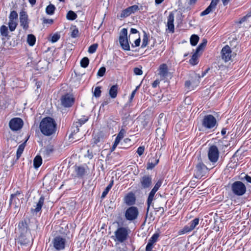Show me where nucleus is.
I'll return each instance as SVG.
<instances>
[{
	"mask_svg": "<svg viewBox=\"0 0 251 251\" xmlns=\"http://www.w3.org/2000/svg\"><path fill=\"white\" fill-rule=\"evenodd\" d=\"M119 43L124 50H130V46L127 39V30L126 28H124L121 30L119 36Z\"/></svg>",
	"mask_w": 251,
	"mask_h": 251,
	"instance_id": "5",
	"label": "nucleus"
},
{
	"mask_svg": "<svg viewBox=\"0 0 251 251\" xmlns=\"http://www.w3.org/2000/svg\"><path fill=\"white\" fill-rule=\"evenodd\" d=\"M23 126V121L20 118H14L9 123L10 128L13 131H17L20 129Z\"/></svg>",
	"mask_w": 251,
	"mask_h": 251,
	"instance_id": "10",
	"label": "nucleus"
},
{
	"mask_svg": "<svg viewBox=\"0 0 251 251\" xmlns=\"http://www.w3.org/2000/svg\"><path fill=\"white\" fill-rule=\"evenodd\" d=\"M135 197L133 193H129L125 198V201L128 205H131L135 203Z\"/></svg>",
	"mask_w": 251,
	"mask_h": 251,
	"instance_id": "26",
	"label": "nucleus"
},
{
	"mask_svg": "<svg viewBox=\"0 0 251 251\" xmlns=\"http://www.w3.org/2000/svg\"><path fill=\"white\" fill-rule=\"evenodd\" d=\"M88 120V118L86 116H83L81 118L78 119V122L76 123V131H78V126H81L82 125L84 124Z\"/></svg>",
	"mask_w": 251,
	"mask_h": 251,
	"instance_id": "30",
	"label": "nucleus"
},
{
	"mask_svg": "<svg viewBox=\"0 0 251 251\" xmlns=\"http://www.w3.org/2000/svg\"><path fill=\"white\" fill-rule=\"evenodd\" d=\"M140 42H141V40H140V37H139V38H138V39H137L134 41V45L133 44H132V45H131V47H138V46L140 45Z\"/></svg>",
	"mask_w": 251,
	"mask_h": 251,
	"instance_id": "61",
	"label": "nucleus"
},
{
	"mask_svg": "<svg viewBox=\"0 0 251 251\" xmlns=\"http://www.w3.org/2000/svg\"><path fill=\"white\" fill-rule=\"evenodd\" d=\"M152 207L154 208V210L155 211H161L162 214H163V213L164 212V208L162 207H159L154 208L153 206Z\"/></svg>",
	"mask_w": 251,
	"mask_h": 251,
	"instance_id": "63",
	"label": "nucleus"
},
{
	"mask_svg": "<svg viewBox=\"0 0 251 251\" xmlns=\"http://www.w3.org/2000/svg\"><path fill=\"white\" fill-rule=\"evenodd\" d=\"M103 142V137L101 132H99L96 134L93 139V146L97 145L100 146L99 143H102Z\"/></svg>",
	"mask_w": 251,
	"mask_h": 251,
	"instance_id": "24",
	"label": "nucleus"
},
{
	"mask_svg": "<svg viewBox=\"0 0 251 251\" xmlns=\"http://www.w3.org/2000/svg\"><path fill=\"white\" fill-rule=\"evenodd\" d=\"M18 14L17 13L16 11H12L10 13V15H9V20H11V21H17V19H18Z\"/></svg>",
	"mask_w": 251,
	"mask_h": 251,
	"instance_id": "45",
	"label": "nucleus"
},
{
	"mask_svg": "<svg viewBox=\"0 0 251 251\" xmlns=\"http://www.w3.org/2000/svg\"><path fill=\"white\" fill-rule=\"evenodd\" d=\"M159 162V159L157 156L153 157L149 159L148 163L147 169L148 170L152 169Z\"/></svg>",
	"mask_w": 251,
	"mask_h": 251,
	"instance_id": "25",
	"label": "nucleus"
},
{
	"mask_svg": "<svg viewBox=\"0 0 251 251\" xmlns=\"http://www.w3.org/2000/svg\"><path fill=\"white\" fill-rule=\"evenodd\" d=\"M39 128L43 135L50 136L55 133L57 124L53 118L50 117H45L40 122Z\"/></svg>",
	"mask_w": 251,
	"mask_h": 251,
	"instance_id": "1",
	"label": "nucleus"
},
{
	"mask_svg": "<svg viewBox=\"0 0 251 251\" xmlns=\"http://www.w3.org/2000/svg\"><path fill=\"white\" fill-rule=\"evenodd\" d=\"M97 48L98 44H94L89 47L88 51L90 53H93L96 51Z\"/></svg>",
	"mask_w": 251,
	"mask_h": 251,
	"instance_id": "46",
	"label": "nucleus"
},
{
	"mask_svg": "<svg viewBox=\"0 0 251 251\" xmlns=\"http://www.w3.org/2000/svg\"><path fill=\"white\" fill-rule=\"evenodd\" d=\"M158 74L162 78H165L168 75V69L166 64H162L160 66Z\"/></svg>",
	"mask_w": 251,
	"mask_h": 251,
	"instance_id": "22",
	"label": "nucleus"
},
{
	"mask_svg": "<svg viewBox=\"0 0 251 251\" xmlns=\"http://www.w3.org/2000/svg\"><path fill=\"white\" fill-rule=\"evenodd\" d=\"M89 63V60L88 57H83L80 61V65L82 67L85 68H86Z\"/></svg>",
	"mask_w": 251,
	"mask_h": 251,
	"instance_id": "44",
	"label": "nucleus"
},
{
	"mask_svg": "<svg viewBox=\"0 0 251 251\" xmlns=\"http://www.w3.org/2000/svg\"><path fill=\"white\" fill-rule=\"evenodd\" d=\"M17 26V23L16 21L9 20L8 26L11 31H13L15 30Z\"/></svg>",
	"mask_w": 251,
	"mask_h": 251,
	"instance_id": "39",
	"label": "nucleus"
},
{
	"mask_svg": "<svg viewBox=\"0 0 251 251\" xmlns=\"http://www.w3.org/2000/svg\"><path fill=\"white\" fill-rule=\"evenodd\" d=\"M217 4V0H212L210 5L202 12L201 13V16H203L208 14L213 9H215L216 6Z\"/></svg>",
	"mask_w": 251,
	"mask_h": 251,
	"instance_id": "19",
	"label": "nucleus"
},
{
	"mask_svg": "<svg viewBox=\"0 0 251 251\" xmlns=\"http://www.w3.org/2000/svg\"><path fill=\"white\" fill-rule=\"evenodd\" d=\"M44 197L43 196H41L38 202L36 203L35 208L34 209H31V211L36 213L40 211L44 203Z\"/></svg>",
	"mask_w": 251,
	"mask_h": 251,
	"instance_id": "23",
	"label": "nucleus"
},
{
	"mask_svg": "<svg viewBox=\"0 0 251 251\" xmlns=\"http://www.w3.org/2000/svg\"><path fill=\"white\" fill-rule=\"evenodd\" d=\"M127 9L130 14L135 13L136 12L138 11L140 8L137 5H133L131 6L128 7Z\"/></svg>",
	"mask_w": 251,
	"mask_h": 251,
	"instance_id": "43",
	"label": "nucleus"
},
{
	"mask_svg": "<svg viewBox=\"0 0 251 251\" xmlns=\"http://www.w3.org/2000/svg\"><path fill=\"white\" fill-rule=\"evenodd\" d=\"M36 38L33 34H28L27 37V42L30 46H33L35 45Z\"/></svg>",
	"mask_w": 251,
	"mask_h": 251,
	"instance_id": "32",
	"label": "nucleus"
},
{
	"mask_svg": "<svg viewBox=\"0 0 251 251\" xmlns=\"http://www.w3.org/2000/svg\"><path fill=\"white\" fill-rule=\"evenodd\" d=\"M78 33H79V31H78V29L77 28H75L72 31L71 36L72 38H76V37H78Z\"/></svg>",
	"mask_w": 251,
	"mask_h": 251,
	"instance_id": "52",
	"label": "nucleus"
},
{
	"mask_svg": "<svg viewBox=\"0 0 251 251\" xmlns=\"http://www.w3.org/2000/svg\"><path fill=\"white\" fill-rule=\"evenodd\" d=\"M66 240L60 235L55 236L52 241L53 248L57 251L64 250L65 248Z\"/></svg>",
	"mask_w": 251,
	"mask_h": 251,
	"instance_id": "6",
	"label": "nucleus"
},
{
	"mask_svg": "<svg viewBox=\"0 0 251 251\" xmlns=\"http://www.w3.org/2000/svg\"><path fill=\"white\" fill-rule=\"evenodd\" d=\"M199 40V37L196 34L192 35L190 37V43L193 46H196Z\"/></svg>",
	"mask_w": 251,
	"mask_h": 251,
	"instance_id": "37",
	"label": "nucleus"
},
{
	"mask_svg": "<svg viewBox=\"0 0 251 251\" xmlns=\"http://www.w3.org/2000/svg\"><path fill=\"white\" fill-rule=\"evenodd\" d=\"M200 219L199 218H196L190 221L187 225L184 226L183 229L179 231L180 234L189 233L194 230L199 225Z\"/></svg>",
	"mask_w": 251,
	"mask_h": 251,
	"instance_id": "8",
	"label": "nucleus"
},
{
	"mask_svg": "<svg viewBox=\"0 0 251 251\" xmlns=\"http://www.w3.org/2000/svg\"><path fill=\"white\" fill-rule=\"evenodd\" d=\"M77 18V15L74 11H69L66 15V18L69 20L73 21Z\"/></svg>",
	"mask_w": 251,
	"mask_h": 251,
	"instance_id": "36",
	"label": "nucleus"
},
{
	"mask_svg": "<svg viewBox=\"0 0 251 251\" xmlns=\"http://www.w3.org/2000/svg\"><path fill=\"white\" fill-rule=\"evenodd\" d=\"M145 147L144 146H140L138 148L137 150V153L139 156H141L144 152Z\"/></svg>",
	"mask_w": 251,
	"mask_h": 251,
	"instance_id": "53",
	"label": "nucleus"
},
{
	"mask_svg": "<svg viewBox=\"0 0 251 251\" xmlns=\"http://www.w3.org/2000/svg\"><path fill=\"white\" fill-rule=\"evenodd\" d=\"M56 8L52 4H50L46 8V13L49 15H52L54 14Z\"/></svg>",
	"mask_w": 251,
	"mask_h": 251,
	"instance_id": "31",
	"label": "nucleus"
},
{
	"mask_svg": "<svg viewBox=\"0 0 251 251\" xmlns=\"http://www.w3.org/2000/svg\"><path fill=\"white\" fill-rule=\"evenodd\" d=\"M21 195V193L17 191L15 193L12 194L10 195L9 200V205H14L16 207L17 206V204L20 202V200L18 197Z\"/></svg>",
	"mask_w": 251,
	"mask_h": 251,
	"instance_id": "20",
	"label": "nucleus"
},
{
	"mask_svg": "<svg viewBox=\"0 0 251 251\" xmlns=\"http://www.w3.org/2000/svg\"><path fill=\"white\" fill-rule=\"evenodd\" d=\"M232 193L236 196H242L247 191L246 186L245 184L241 181H236L231 185Z\"/></svg>",
	"mask_w": 251,
	"mask_h": 251,
	"instance_id": "3",
	"label": "nucleus"
},
{
	"mask_svg": "<svg viewBox=\"0 0 251 251\" xmlns=\"http://www.w3.org/2000/svg\"><path fill=\"white\" fill-rule=\"evenodd\" d=\"M130 230L127 227H119L114 232L115 241L123 243L127 239Z\"/></svg>",
	"mask_w": 251,
	"mask_h": 251,
	"instance_id": "4",
	"label": "nucleus"
},
{
	"mask_svg": "<svg viewBox=\"0 0 251 251\" xmlns=\"http://www.w3.org/2000/svg\"><path fill=\"white\" fill-rule=\"evenodd\" d=\"M101 90L100 87H97L95 88L94 92V96L96 98H99L100 96Z\"/></svg>",
	"mask_w": 251,
	"mask_h": 251,
	"instance_id": "51",
	"label": "nucleus"
},
{
	"mask_svg": "<svg viewBox=\"0 0 251 251\" xmlns=\"http://www.w3.org/2000/svg\"><path fill=\"white\" fill-rule=\"evenodd\" d=\"M159 237V234L158 233H155L152 235L151 238L149 239V242L153 244L155 243Z\"/></svg>",
	"mask_w": 251,
	"mask_h": 251,
	"instance_id": "49",
	"label": "nucleus"
},
{
	"mask_svg": "<svg viewBox=\"0 0 251 251\" xmlns=\"http://www.w3.org/2000/svg\"><path fill=\"white\" fill-rule=\"evenodd\" d=\"M42 163V157L39 155L36 156L33 160L34 167L36 169H37L41 165Z\"/></svg>",
	"mask_w": 251,
	"mask_h": 251,
	"instance_id": "29",
	"label": "nucleus"
},
{
	"mask_svg": "<svg viewBox=\"0 0 251 251\" xmlns=\"http://www.w3.org/2000/svg\"><path fill=\"white\" fill-rule=\"evenodd\" d=\"M148 41H149V36L146 32H144L143 37V41H142V44L141 45L142 48H145L147 45L148 44Z\"/></svg>",
	"mask_w": 251,
	"mask_h": 251,
	"instance_id": "38",
	"label": "nucleus"
},
{
	"mask_svg": "<svg viewBox=\"0 0 251 251\" xmlns=\"http://www.w3.org/2000/svg\"><path fill=\"white\" fill-rule=\"evenodd\" d=\"M113 185V180H112L110 181V183L107 185V186L105 188L104 190L102 193L101 196V198L102 199H103L106 197V196L110 190L111 189Z\"/></svg>",
	"mask_w": 251,
	"mask_h": 251,
	"instance_id": "33",
	"label": "nucleus"
},
{
	"mask_svg": "<svg viewBox=\"0 0 251 251\" xmlns=\"http://www.w3.org/2000/svg\"><path fill=\"white\" fill-rule=\"evenodd\" d=\"M217 4V0H212L210 5L202 12L201 13V16H203L208 14L213 9H215L216 6Z\"/></svg>",
	"mask_w": 251,
	"mask_h": 251,
	"instance_id": "18",
	"label": "nucleus"
},
{
	"mask_svg": "<svg viewBox=\"0 0 251 251\" xmlns=\"http://www.w3.org/2000/svg\"><path fill=\"white\" fill-rule=\"evenodd\" d=\"M131 14H130L127 8H126L122 11L119 16V18L121 19L125 18L129 16Z\"/></svg>",
	"mask_w": 251,
	"mask_h": 251,
	"instance_id": "42",
	"label": "nucleus"
},
{
	"mask_svg": "<svg viewBox=\"0 0 251 251\" xmlns=\"http://www.w3.org/2000/svg\"><path fill=\"white\" fill-rule=\"evenodd\" d=\"M208 156L209 160L212 163H216L219 158V151L217 147L212 145L209 148Z\"/></svg>",
	"mask_w": 251,
	"mask_h": 251,
	"instance_id": "9",
	"label": "nucleus"
},
{
	"mask_svg": "<svg viewBox=\"0 0 251 251\" xmlns=\"http://www.w3.org/2000/svg\"><path fill=\"white\" fill-rule=\"evenodd\" d=\"M139 215L138 209L135 206H130L126 211L125 216L128 221H133L136 219Z\"/></svg>",
	"mask_w": 251,
	"mask_h": 251,
	"instance_id": "7",
	"label": "nucleus"
},
{
	"mask_svg": "<svg viewBox=\"0 0 251 251\" xmlns=\"http://www.w3.org/2000/svg\"><path fill=\"white\" fill-rule=\"evenodd\" d=\"M160 81L159 80H155L152 84L153 88H156L157 85L159 84Z\"/></svg>",
	"mask_w": 251,
	"mask_h": 251,
	"instance_id": "64",
	"label": "nucleus"
},
{
	"mask_svg": "<svg viewBox=\"0 0 251 251\" xmlns=\"http://www.w3.org/2000/svg\"><path fill=\"white\" fill-rule=\"evenodd\" d=\"M118 89V86L117 85H114L110 88L109 94L111 98L114 99L117 97Z\"/></svg>",
	"mask_w": 251,
	"mask_h": 251,
	"instance_id": "28",
	"label": "nucleus"
},
{
	"mask_svg": "<svg viewBox=\"0 0 251 251\" xmlns=\"http://www.w3.org/2000/svg\"><path fill=\"white\" fill-rule=\"evenodd\" d=\"M120 141V140H119V139L116 138L115 140V141H114V143L111 148V151H113L115 150V149H116V147L117 146V145H118V144L119 143Z\"/></svg>",
	"mask_w": 251,
	"mask_h": 251,
	"instance_id": "58",
	"label": "nucleus"
},
{
	"mask_svg": "<svg viewBox=\"0 0 251 251\" xmlns=\"http://www.w3.org/2000/svg\"><path fill=\"white\" fill-rule=\"evenodd\" d=\"M75 99L73 96L67 94L63 96L61 98V103L64 107H70L74 103Z\"/></svg>",
	"mask_w": 251,
	"mask_h": 251,
	"instance_id": "12",
	"label": "nucleus"
},
{
	"mask_svg": "<svg viewBox=\"0 0 251 251\" xmlns=\"http://www.w3.org/2000/svg\"><path fill=\"white\" fill-rule=\"evenodd\" d=\"M206 44H207V40H206V39H203L202 40V42L197 48L196 51L197 52L199 53V52L200 51L202 50L204 48V47L206 45Z\"/></svg>",
	"mask_w": 251,
	"mask_h": 251,
	"instance_id": "41",
	"label": "nucleus"
},
{
	"mask_svg": "<svg viewBox=\"0 0 251 251\" xmlns=\"http://www.w3.org/2000/svg\"><path fill=\"white\" fill-rule=\"evenodd\" d=\"M106 69L104 67L100 68L97 73V75L100 77H102L105 73Z\"/></svg>",
	"mask_w": 251,
	"mask_h": 251,
	"instance_id": "48",
	"label": "nucleus"
},
{
	"mask_svg": "<svg viewBox=\"0 0 251 251\" xmlns=\"http://www.w3.org/2000/svg\"><path fill=\"white\" fill-rule=\"evenodd\" d=\"M20 22L24 29H26L28 27V16L25 12L20 13Z\"/></svg>",
	"mask_w": 251,
	"mask_h": 251,
	"instance_id": "16",
	"label": "nucleus"
},
{
	"mask_svg": "<svg viewBox=\"0 0 251 251\" xmlns=\"http://www.w3.org/2000/svg\"><path fill=\"white\" fill-rule=\"evenodd\" d=\"M156 192L157 191H156L152 189L149 194V196H148V197L147 199V208L146 216H147L149 213L150 207L151 206L152 207L153 206V203H152V201L154 200H155L154 197H155V193H156Z\"/></svg>",
	"mask_w": 251,
	"mask_h": 251,
	"instance_id": "15",
	"label": "nucleus"
},
{
	"mask_svg": "<svg viewBox=\"0 0 251 251\" xmlns=\"http://www.w3.org/2000/svg\"><path fill=\"white\" fill-rule=\"evenodd\" d=\"M0 32L2 36L7 37L8 35L7 27L4 25L1 26L0 27Z\"/></svg>",
	"mask_w": 251,
	"mask_h": 251,
	"instance_id": "40",
	"label": "nucleus"
},
{
	"mask_svg": "<svg viewBox=\"0 0 251 251\" xmlns=\"http://www.w3.org/2000/svg\"><path fill=\"white\" fill-rule=\"evenodd\" d=\"M163 183V180L162 179H159L157 182L155 183V185L154 186L152 189L156 191H157L159 188L161 187Z\"/></svg>",
	"mask_w": 251,
	"mask_h": 251,
	"instance_id": "47",
	"label": "nucleus"
},
{
	"mask_svg": "<svg viewBox=\"0 0 251 251\" xmlns=\"http://www.w3.org/2000/svg\"><path fill=\"white\" fill-rule=\"evenodd\" d=\"M43 22L44 24H52L53 23V21L52 19H46V18H44L43 19Z\"/></svg>",
	"mask_w": 251,
	"mask_h": 251,
	"instance_id": "60",
	"label": "nucleus"
},
{
	"mask_svg": "<svg viewBox=\"0 0 251 251\" xmlns=\"http://www.w3.org/2000/svg\"><path fill=\"white\" fill-rule=\"evenodd\" d=\"M242 180H245L247 182L251 183V177L248 175H245L244 177H242Z\"/></svg>",
	"mask_w": 251,
	"mask_h": 251,
	"instance_id": "59",
	"label": "nucleus"
},
{
	"mask_svg": "<svg viewBox=\"0 0 251 251\" xmlns=\"http://www.w3.org/2000/svg\"><path fill=\"white\" fill-rule=\"evenodd\" d=\"M198 54L196 51L193 54L191 58L189 60V63L192 65H195L198 64Z\"/></svg>",
	"mask_w": 251,
	"mask_h": 251,
	"instance_id": "35",
	"label": "nucleus"
},
{
	"mask_svg": "<svg viewBox=\"0 0 251 251\" xmlns=\"http://www.w3.org/2000/svg\"><path fill=\"white\" fill-rule=\"evenodd\" d=\"M192 82H191V81L190 80H188V81H186L185 83V86L186 87L189 88V89H190L191 88V85H192Z\"/></svg>",
	"mask_w": 251,
	"mask_h": 251,
	"instance_id": "62",
	"label": "nucleus"
},
{
	"mask_svg": "<svg viewBox=\"0 0 251 251\" xmlns=\"http://www.w3.org/2000/svg\"><path fill=\"white\" fill-rule=\"evenodd\" d=\"M25 148V143H23L19 146L18 148L17 151V153H16L17 159H19V158L20 157V156H21Z\"/></svg>",
	"mask_w": 251,
	"mask_h": 251,
	"instance_id": "34",
	"label": "nucleus"
},
{
	"mask_svg": "<svg viewBox=\"0 0 251 251\" xmlns=\"http://www.w3.org/2000/svg\"><path fill=\"white\" fill-rule=\"evenodd\" d=\"M221 56L222 59L225 62H228L231 59L232 51L228 45H226L221 50Z\"/></svg>",
	"mask_w": 251,
	"mask_h": 251,
	"instance_id": "14",
	"label": "nucleus"
},
{
	"mask_svg": "<svg viewBox=\"0 0 251 251\" xmlns=\"http://www.w3.org/2000/svg\"><path fill=\"white\" fill-rule=\"evenodd\" d=\"M75 172L76 173L77 177L79 178H82L85 175L86 173V171L84 167L79 166H75Z\"/></svg>",
	"mask_w": 251,
	"mask_h": 251,
	"instance_id": "27",
	"label": "nucleus"
},
{
	"mask_svg": "<svg viewBox=\"0 0 251 251\" xmlns=\"http://www.w3.org/2000/svg\"><path fill=\"white\" fill-rule=\"evenodd\" d=\"M152 177L151 175H144L140 178V183L143 189H149L152 185Z\"/></svg>",
	"mask_w": 251,
	"mask_h": 251,
	"instance_id": "11",
	"label": "nucleus"
},
{
	"mask_svg": "<svg viewBox=\"0 0 251 251\" xmlns=\"http://www.w3.org/2000/svg\"><path fill=\"white\" fill-rule=\"evenodd\" d=\"M139 86H137L135 89H134L131 93V95L129 97V102H131L132 100H133L134 96H135V95L137 91V89H138Z\"/></svg>",
	"mask_w": 251,
	"mask_h": 251,
	"instance_id": "56",
	"label": "nucleus"
},
{
	"mask_svg": "<svg viewBox=\"0 0 251 251\" xmlns=\"http://www.w3.org/2000/svg\"><path fill=\"white\" fill-rule=\"evenodd\" d=\"M201 126L205 129L214 130L218 126V123L216 118L212 115H205L202 121Z\"/></svg>",
	"mask_w": 251,
	"mask_h": 251,
	"instance_id": "2",
	"label": "nucleus"
},
{
	"mask_svg": "<svg viewBox=\"0 0 251 251\" xmlns=\"http://www.w3.org/2000/svg\"><path fill=\"white\" fill-rule=\"evenodd\" d=\"M251 17V11L248 13L246 16L242 17L240 20H239L238 22H236V23L238 24V25L239 27H241V25L244 24L243 26H245L246 27L247 26H250V25L248 23L249 22V19Z\"/></svg>",
	"mask_w": 251,
	"mask_h": 251,
	"instance_id": "21",
	"label": "nucleus"
},
{
	"mask_svg": "<svg viewBox=\"0 0 251 251\" xmlns=\"http://www.w3.org/2000/svg\"><path fill=\"white\" fill-rule=\"evenodd\" d=\"M206 169V166L201 162L199 163L195 170L194 176L195 178H201L204 176L205 170Z\"/></svg>",
	"mask_w": 251,
	"mask_h": 251,
	"instance_id": "13",
	"label": "nucleus"
},
{
	"mask_svg": "<svg viewBox=\"0 0 251 251\" xmlns=\"http://www.w3.org/2000/svg\"><path fill=\"white\" fill-rule=\"evenodd\" d=\"M60 38V35L58 34H54L52 37H51V42L52 43H55L57 42Z\"/></svg>",
	"mask_w": 251,
	"mask_h": 251,
	"instance_id": "55",
	"label": "nucleus"
},
{
	"mask_svg": "<svg viewBox=\"0 0 251 251\" xmlns=\"http://www.w3.org/2000/svg\"><path fill=\"white\" fill-rule=\"evenodd\" d=\"M153 244H154L148 241V243L146 247V251H152Z\"/></svg>",
	"mask_w": 251,
	"mask_h": 251,
	"instance_id": "57",
	"label": "nucleus"
},
{
	"mask_svg": "<svg viewBox=\"0 0 251 251\" xmlns=\"http://www.w3.org/2000/svg\"><path fill=\"white\" fill-rule=\"evenodd\" d=\"M126 130L124 128H122L120 132H119L116 138L121 140L124 137V135L126 134Z\"/></svg>",
	"mask_w": 251,
	"mask_h": 251,
	"instance_id": "50",
	"label": "nucleus"
},
{
	"mask_svg": "<svg viewBox=\"0 0 251 251\" xmlns=\"http://www.w3.org/2000/svg\"><path fill=\"white\" fill-rule=\"evenodd\" d=\"M134 73L136 75H141L143 74V71L141 68L136 67L134 69Z\"/></svg>",
	"mask_w": 251,
	"mask_h": 251,
	"instance_id": "54",
	"label": "nucleus"
},
{
	"mask_svg": "<svg viewBox=\"0 0 251 251\" xmlns=\"http://www.w3.org/2000/svg\"><path fill=\"white\" fill-rule=\"evenodd\" d=\"M174 15L172 12L170 13L167 18V25L168 29L172 33L175 31V27L174 25Z\"/></svg>",
	"mask_w": 251,
	"mask_h": 251,
	"instance_id": "17",
	"label": "nucleus"
}]
</instances>
